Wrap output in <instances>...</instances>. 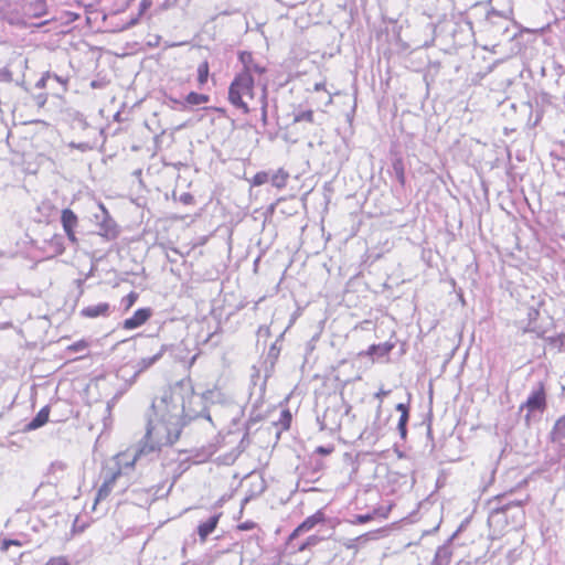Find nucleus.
<instances>
[{"label":"nucleus","instance_id":"2f4dec72","mask_svg":"<svg viewBox=\"0 0 565 565\" xmlns=\"http://www.w3.org/2000/svg\"><path fill=\"white\" fill-rule=\"evenodd\" d=\"M87 344L86 342L84 341H81V342H77V343H74L71 349L74 350V351H81V350H84L86 349Z\"/></svg>","mask_w":565,"mask_h":565},{"label":"nucleus","instance_id":"a211bd4d","mask_svg":"<svg viewBox=\"0 0 565 565\" xmlns=\"http://www.w3.org/2000/svg\"><path fill=\"white\" fill-rule=\"evenodd\" d=\"M439 511H440V505L435 504V503H429V507L426 508V512L434 514L436 516V520L431 526V531H436L440 524L441 520L438 518ZM428 532H430V530H426V533H428Z\"/></svg>","mask_w":565,"mask_h":565},{"label":"nucleus","instance_id":"58836bf2","mask_svg":"<svg viewBox=\"0 0 565 565\" xmlns=\"http://www.w3.org/2000/svg\"><path fill=\"white\" fill-rule=\"evenodd\" d=\"M139 18H140V15L138 14V17H136V18H134V19H131V20L128 22L127 28H131V26L136 25V24L138 23V21H139Z\"/></svg>","mask_w":565,"mask_h":565},{"label":"nucleus","instance_id":"bb28decb","mask_svg":"<svg viewBox=\"0 0 565 565\" xmlns=\"http://www.w3.org/2000/svg\"><path fill=\"white\" fill-rule=\"evenodd\" d=\"M11 545L20 546L21 544H20V542H19V541H14V540H4V541L2 542L1 550H2V551H8V550H9V547H10Z\"/></svg>","mask_w":565,"mask_h":565},{"label":"nucleus","instance_id":"6e6552de","mask_svg":"<svg viewBox=\"0 0 565 565\" xmlns=\"http://www.w3.org/2000/svg\"><path fill=\"white\" fill-rule=\"evenodd\" d=\"M151 317L149 308L138 309L132 317L124 321V328L127 330L136 329L142 326Z\"/></svg>","mask_w":565,"mask_h":565},{"label":"nucleus","instance_id":"2eb2a0df","mask_svg":"<svg viewBox=\"0 0 565 565\" xmlns=\"http://www.w3.org/2000/svg\"><path fill=\"white\" fill-rule=\"evenodd\" d=\"M162 350L158 352L157 354L150 356V358H143L137 363V371L143 372L147 369H149L152 364H154L161 356H162Z\"/></svg>","mask_w":565,"mask_h":565},{"label":"nucleus","instance_id":"4be33fe9","mask_svg":"<svg viewBox=\"0 0 565 565\" xmlns=\"http://www.w3.org/2000/svg\"><path fill=\"white\" fill-rule=\"evenodd\" d=\"M268 180H269L268 173L258 172L257 174H255L253 183H254V185H262V184H265L266 182H268Z\"/></svg>","mask_w":565,"mask_h":565},{"label":"nucleus","instance_id":"a878e982","mask_svg":"<svg viewBox=\"0 0 565 565\" xmlns=\"http://www.w3.org/2000/svg\"><path fill=\"white\" fill-rule=\"evenodd\" d=\"M242 60H243L244 63H246L244 56H242ZM247 67L250 68V75L252 76H253V73L262 74L265 71L264 67H262V66H259L257 64H245V70L244 71H246Z\"/></svg>","mask_w":565,"mask_h":565},{"label":"nucleus","instance_id":"39448f33","mask_svg":"<svg viewBox=\"0 0 565 565\" xmlns=\"http://www.w3.org/2000/svg\"><path fill=\"white\" fill-rule=\"evenodd\" d=\"M126 457H127V455L118 456V466L119 467L116 471L111 472V475L104 480L103 484L98 489L93 509H95L96 504L99 501L106 499L110 494L117 478L121 475V467H132L134 466V465H130L131 461L125 460Z\"/></svg>","mask_w":565,"mask_h":565},{"label":"nucleus","instance_id":"b1692460","mask_svg":"<svg viewBox=\"0 0 565 565\" xmlns=\"http://www.w3.org/2000/svg\"><path fill=\"white\" fill-rule=\"evenodd\" d=\"M319 542V539L315 535L310 536L307 539L306 542H303L299 547H298V551L299 552H302L305 551L306 548H308L309 546H313L316 545L317 543Z\"/></svg>","mask_w":565,"mask_h":565},{"label":"nucleus","instance_id":"20e7f679","mask_svg":"<svg viewBox=\"0 0 565 565\" xmlns=\"http://www.w3.org/2000/svg\"><path fill=\"white\" fill-rule=\"evenodd\" d=\"M99 213L94 214L95 223L99 228V235L107 238H115L118 235V228L115 221L110 217L103 203H98Z\"/></svg>","mask_w":565,"mask_h":565},{"label":"nucleus","instance_id":"f8f14e48","mask_svg":"<svg viewBox=\"0 0 565 565\" xmlns=\"http://www.w3.org/2000/svg\"><path fill=\"white\" fill-rule=\"evenodd\" d=\"M109 311V305L107 302H100L97 305L88 306L82 310V315L87 318H97L99 316H107Z\"/></svg>","mask_w":565,"mask_h":565},{"label":"nucleus","instance_id":"72a5a7b5","mask_svg":"<svg viewBox=\"0 0 565 565\" xmlns=\"http://www.w3.org/2000/svg\"><path fill=\"white\" fill-rule=\"evenodd\" d=\"M180 200H181L183 203L189 204V203H191V202H192L193 198H192V195H191V194L185 193V194L181 195Z\"/></svg>","mask_w":565,"mask_h":565},{"label":"nucleus","instance_id":"5701e85b","mask_svg":"<svg viewBox=\"0 0 565 565\" xmlns=\"http://www.w3.org/2000/svg\"><path fill=\"white\" fill-rule=\"evenodd\" d=\"M313 120V113L311 110L302 111L295 117V121H308Z\"/></svg>","mask_w":565,"mask_h":565},{"label":"nucleus","instance_id":"6ab92c4d","mask_svg":"<svg viewBox=\"0 0 565 565\" xmlns=\"http://www.w3.org/2000/svg\"><path fill=\"white\" fill-rule=\"evenodd\" d=\"M209 77V64L203 62L198 67V81L201 85L205 84Z\"/></svg>","mask_w":565,"mask_h":565},{"label":"nucleus","instance_id":"1a4fd4ad","mask_svg":"<svg viewBox=\"0 0 565 565\" xmlns=\"http://www.w3.org/2000/svg\"><path fill=\"white\" fill-rule=\"evenodd\" d=\"M323 521V514L321 512H317L313 515L307 518L290 535V540L298 536L300 533L307 532L311 530L316 524Z\"/></svg>","mask_w":565,"mask_h":565},{"label":"nucleus","instance_id":"c03bdc74","mask_svg":"<svg viewBox=\"0 0 565 565\" xmlns=\"http://www.w3.org/2000/svg\"><path fill=\"white\" fill-rule=\"evenodd\" d=\"M331 103H332V96H331V95H329V98H328V100H327V105H330Z\"/></svg>","mask_w":565,"mask_h":565},{"label":"nucleus","instance_id":"a18cd8bd","mask_svg":"<svg viewBox=\"0 0 565 565\" xmlns=\"http://www.w3.org/2000/svg\"><path fill=\"white\" fill-rule=\"evenodd\" d=\"M397 408H398V409H404L403 404H398Z\"/></svg>","mask_w":565,"mask_h":565},{"label":"nucleus","instance_id":"dca6fc26","mask_svg":"<svg viewBox=\"0 0 565 565\" xmlns=\"http://www.w3.org/2000/svg\"><path fill=\"white\" fill-rule=\"evenodd\" d=\"M288 179V173L282 169H279L276 173H274L270 178L271 184L278 189H281L286 185Z\"/></svg>","mask_w":565,"mask_h":565},{"label":"nucleus","instance_id":"393cba45","mask_svg":"<svg viewBox=\"0 0 565 565\" xmlns=\"http://www.w3.org/2000/svg\"><path fill=\"white\" fill-rule=\"evenodd\" d=\"M509 507H510V504H507V505H503V507H501V508H494V509H492L491 514H490V516H489V520H490V521H492V520H494L495 518H499L501 514H503V513L507 511V509H508Z\"/></svg>","mask_w":565,"mask_h":565},{"label":"nucleus","instance_id":"c756f323","mask_svg":"<svg viewBox=\"0 0 565 565\" xmlns=\"http://www.w3.org/2000/svg\"><path fill=\"white\" fill-rule=\"evenodd\" d=\"M70 147L72 148H76L81 151H86L89 149L88 145L87 143H75V142H71L70 143Z\"/></svg>","mask_w":565,"mask_h":565},{"label":"nucleus","instance_id":"0eeeda50","mask_svg":"<svg viewBox=\"0 0 565 565\" xmlns=\"http://www.w3.org/2000/svg\"><path fill=\"white\" fill-rule=\"evenodd\" d=\"M545 393L542 387L533 391L527 397L526 402L521 406V408H526L529 413L532 412H543L545 408Z\"/></svg>","mask_w":565,"mask_h":565},{"label":"nucleus","instance_id":"f03ea898","mask_svg":"<svg viewBox=\"0 0 565 565\" xmlns=\"http://www.w3.org/2000/svg\"><path fill=\"white\" fill-rule=\"evenodd\" d=\"M182 426L178 422H170L160 416L149 415L145 445L135 451L131 463L134 465L141 456L152 452L163 446L174 444L181 434Z\"/></svg>","mask_w":565,"mask_h":565},{"label":"nucleus","instance_id":"9b49d317","mask_svg":"<svg viewBox=\"0 0 565 565\" xmlns=\"http://www.w3.org/2000/svg\"><path fill=\"white\" fill-rule=\"evenodd\" d=\"M220 515H213L209 518L207 521L201 523L198 526V533L200 536V540L204 542L207 536L215 530L217 523H218Z\"/></svg>","mask_w":565,"mask_h":565},{"label":"nucleus","instance_id":"de8ad7c7","mask_svg":"<svg viewBox=\"0 0 565 565\" xmlns=\"http://www.w3.org/2000/svg\"><path fill=\"white\" fill-rule=\"evenodd\" d=\"M210 394H211L212 396H214V395H215V394H217V393H216V392H210Z\"/></svg>","mask_w":565,"mask_h":565},{"label":"nucleus","instance_id":"79ce46f5","mask_svg":"<svg viewBox=\"0 0 565 565\" xmlns=\"http://www.w3.org/2000/svg\"><path fill=\"white\" fill-rule=\"evenodd\" d=\"M405 419H406V414H405V413H403V415H402V417H401V420H399V425H403V424H404V422H405Z\"/></svg>","mask_w":565,"mask_h":565},{"label":"nucleus","instance_id":"e433bc0d","mask_svg":"<svg viewBox=\"0 0 565 565\" xmlns=\"http://www.w3.org/2000/svg\"><path fill=\"white\" fill-rule=\"evenodd\" d=\"M317 451L322 455H329L332 451V448L318 447Z\"/></svg>","mask_w":565,"mask_h":565},{"label":"nucleus","instance_id":"412c9836","mask_svg":"<svg viewBox=\"0 0 565 565\" xmlns=\"http://www.w3.org/2000/svg\"><path fill=\"white\" fill-rule=\"evenodd\" d=\"M44 565H71L65 556L51 557Z\"/></svg>","mask_w":565,"mask_h":565},{"label":"nucleus","instance_id":"cd10ccee","mask_svg":"<svg viewBox=\"0 0 565 565\" xmlns=\"http://www.w3.org/2000/svg\"><path fill=\"white\" fill-rule=\"evenodd\" d=\"M151 6V0H141L139 4V15H142Z\"/></svg>","mask_w":565,"mask_h":565},{"label":"nucleus","instance_id":"a19ab883","mask_svg":"<svg viewBox=\"0 0 565 565\" xmlns=\"http://www.w3.org/2000/svg\"><path fill=\"white\" fill-rule=\"evenodd\" d=\"M265 98H266V84H264L263 95H262L263 107H266Z\"/></svg>","mask_w":565,"mask_h":565},{"label":"nucleus","instance_id":"4468645a","mask_svg":"<svg viewBox=\"0 0 565 565\" xmlns=\"http://www.w3.org/2000/svg\"><path fill=\"white\" fill-rule=\"evenodd\" d=\"M565 438V415L557 419L552 430L553 441L561 443Z\"/></svg>","mask_w":565,"mask_h":565},{"label":"nucleus","instance_id":"f257e3e1","mask_svg":"<svg viewBox=\"0 0 565 565\" xmlns=\"http://www.w3.org/2000/svg\"><path fill=\"white\" fill-rule=\"evenodd\" d=\"M194 404L200 406L201 402L195 396L191 382L180 381L152 402L151 412L161 419L163 417L170 422H178L183 427L186 420L200 416V411Z\"/></svg>","mask_w":565,"mask_h":565},{"label":"nucleus","instance_id":"423d86ee","mask_svg":"<svg viewBox=\"0 0 565 565\" xmlns=\"http://www.w3.org/2000/svg\"><path fill=\"white\" fill-rule=\"evenodd\" d=\"M63 230L72 244H77L75 230L78 226V217L71 209H64L61 213Z\"/></svg>","mask_w":565,"mask_h":565},{"label":"nucleus","instance_id":"7ed1b4c3","mask_svg":"<svg viewBox=\"0 0 565 565\" xmlns=\"http://www.w3.org/2000/svg\"><path fill=\"white\" fill-rule=\"evenodd\" d=\"M228 99L232 105L242 109L245 114L249 111L248 104L254 99V78L250 68L239 73L232 82L228 89Z\"/></svg>","mask_w":565,"mask_h":565},{"label":"nucleus","instance_id":"7c9ffc66","mask_svg":"<svg viewBox=\"0 0 565 565\" xmlns=\"http://www.w3.org/2000/svg\"><path fill=\"white\" fill-rule=\"evenodd\" d=\"M49 77H50V74H49V73H46L45 75H43V76H42V78H40V79L38 81V83H36V87H38V88H43V87H45V85H46V79H47Z\"/></svg>","mask_w":565,"mask_h":565},{"label":"nucleus","instance_id":"aec40b11","mask_svg":"<svg viewBox=\"0 0 565 565\" xmlns=\"http://www.w3.org/2000/svg\"><path fill=\"white\" fill-rule=\"evenodd\" d=\"M391 350V347H387V345H372L370 349H369V354L370 355H380V356H383L385 354L388 353V351Z\"/></svg>","mask_w":565,"mask_h":565},{"label":"nucleus","instance_id":"37998d69","mask_svg":"<svg viewBox=\"0 0 565 565\" xmlns=\"http://www.w3.org/2000/svg\"><path fill=\"white\" fill-rule=\"evenodd\" d=\"M54 78H55L57 82H60V83H62V84H65V82H64L60 76L54 75Z\"/></svg>","mask_w":565,"mask_h":565},{"label":"nucleus","instance_id":"49530a36","mask_svg":"<svg viewBox=\"0 0 565 565\" xmlns=\"http://www.w3.org/2000/svg\"><path fill=\"white\" fill-rule=\"evenodd\" d=\"M525 419H526V422H529V420H530V414H527V415L525 416Z\"/></svg>","mask_w":565,"mask_h":565},{"label":"nucleus","instance_id":"c85d7f7f","mask_svg":"<svg viewBox=\"0 0 565 565\" xmlns=\"http://www.w3.org/2000/svg\"><path fill=\"white\" fill-rule=\"evenodd\" d=\"M254 526H255L254 522L247 521V522H243V523L238 524L237 527L241 531H248V530L254 529Z\"/></svg>","mask_w":565,"mask_h":565},{"label":"nucleus","instance_id":"ea45409f","mask_svg":"<svg viewBox=\"0 0 565 565\" xmlns=\"http://www.w3.org/2000/svg\"><path fill=\"white\" fill-rule=\"evenodd\" d=\"M326 88L324 82L316 83L315 84V90H321Z\"/></svg>","mask_w":565,"mask_h":565},{"label":"nucleus","instance_id":"4c0bfd02","mask_svg":"<svg viewBox=\"0 0 565 565\" xmlns=\"http://www.w3.org/2000/svg\"><path fill=\"white\" fill-rule=\"evenodd\" d=\"M137 295L131 292L128 295V307L132 306V303L136 301Z\"/></svg>","mask_w":565,"mask_h":565},{"label":"nucleus","instance_id":"ddd939ff","mask_svg":"<svg viewBox=\"0 0 565 565\" xmlns=\"http://www.w3.org/2000/svg\"><path fill=\"white\" fill-rule=\"evenodd\" d=\"M49 420V409L46 407L42 408L36 416L28 424L29 430L38 429L39 427L46 424Z\"/></svg>","mask_w":565,"mask_h":565},{"label":"nucleus","instance_id":"9d476101","mask_svg":"<svg viewBox=\"0 0 565 565\" xmlns=\"http://www.w3.org/2000/svg\"><path fill=\"white\" fill-rule=\"evenodd\" d=\"M46 13V4L43 0H36L29 3L23 11L24 18H40Z\"/></svg>","mask_w":565,"mask_h":565},{"label":"nucleus","instance_id":"f3484780","mask_svg":"<svg viewBox=\"0 0 565 565\" xmlns=\"http://www.w3.org/2000/svg\"><path fill=\"white\" fill-rule=\"evenodd\" d=\"M185 102L190 105H201L209 102V96L204 94H199L195 92H191L188 94Z\"/></svg>","mask_w":565,"mask_h":565},{"label":"nucleus","instance_id":"473e14b6","mask_svg":"<svg viewBox=\"0 0 565 565\" xmlns=\"http://www.w3.org/2000/svg\"><path fill=\"white\" fill-rule=\"evenodd\" d=\"M371 515L366 514V515H358L356 516V522L358 523H366L371 520Z\"/></svg>","mask_w":565,"mask_h":565},{"label":"nucleus","instance_id":"c9c22d12","mask_svg":"<svg viewBox=\"0 0 565 565\" xmlns=\"http://www.w3.org/2000/svg\"><path fill=\"white\" fill-rule=\"evenodd\" d=\"M390 394V391H385L383 388H381L376 394H375V397H377L379 399H382L383 397L387 396Z\"/></svg>","mask_w":565,"mask_h":565},{"label":"nucleus","instance_id":"f704fd0d","mask_svg":"<svg viewBox=\"0 0 565 565\" xmlns=\"http://www.w3.org/2000/svg\"><path fill=\"white\" fill-rule=\"evenodd\" d=\"M363 537H364V536H359V537H358V539H355V540H349V541L344 544V546H345L347 548H355L354 542H355V541H358V540H362Z\"/></svg>","mask_w":565,"mask_h":565}]
</instances>
